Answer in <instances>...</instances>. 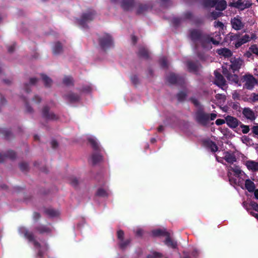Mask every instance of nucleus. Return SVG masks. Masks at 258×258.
I'll return each mask as SVG.
<instances>
[{"label":"nucleus","instance_id":"obj_17","mask_svg":"<svg viewBox=\"0 0 258 258\" xmlns=\"http://www.w3.org/2000/svg\"><path fill=\"white\" fill-rule=\"evenodd\" d=\"M245 165L248 170L252 171H258V162L254 161L248 160L245 163Z\"/></svg>","mask_w":258,"mask_h":258},{"label":"nucleus","instance_id":"obj_49","mask_svg":"<svg viewBox=\"0 0 258 258\" xmlns=\"http://www.w3.org/2000/svg\"><path fill=\"white\" fill-rule=\"evenodd\" d=\"M7 156L11 159H14L16 157V154L13 151H9L8 152Z\"/></svg>","mask_w":258,"mask_h":258},{"label":"nucleus","instance_id":"obj_11","mask_svg":"<svg viewBox=\"0 0 258 258\" xmlns=\"http://www.w3.org/2000/svg\"><path fill=\"white\" fill-rule=\"evenodd\" d=\"M230 62L231 63L230 68L232 70L233 72L238 71L243 63V61L240 58H232Z\"/></svg>","mask_w":258,"mask_h":258},{"label":"nucleus","instance_id":"obj_44","mask_svg":"<svg viewBox=\"0 0 258 258\" xmlns=\"http://www.w3.org/2000/svg\"><path fill=\"white\" fill-rule=\"evenodd\" d=\"M240 127L242 128V132L243 134H247L249 131V126L244 125L243 124H240Z\"/></svg>","mask_w":258,"mask_h":258},{"label":"nucleus","instance_id":"obj_61","mask_svg":"<svg viewBox=\"0 0 258 258\" xmlns=\"http://www.w3.org/2000/svg\"><path fill=\"white\" fill-rule=\"evenodd\" d=\"M51 145L52 148L54 149V148H55L56 147H57L58 143H57V142L56 141L52 140L51 142Z\"/></svg>","mask_w":258,"mask_h":258},{"label":"nucleus","instance_id":"obj_37","mask_svg":"<svg viewBox=\"0 0 258 258\" xmlns=\"http://www.w3.org/2000/svg\"><path fill=\"white\" fill-rule=\"evenodd\" d=\"M164 232H167L165 230L161 229L154 230L152 231V234L155 236L164 235L165 236Z\"/></svg>","mask_w":258,"mask_h":258},{"label":"nucleus","instance_id":"obj_36","mask_svg":"<svg viewBox=\"0 0 258 258\" xmlns=\"http://www.w3.org/2000/svg\"><path fill=\"white\" fill-rule=\"evenodd\" d=\"M187 66L188 67V69L190 72H194L197 70V64L193 62L188 61L187 62Z\"/></svg>","mask_w":258,"mask_h":258},{"label":"nucleus","instance_id":"obj_48","mask_svg":"<svg viewBox=\"0 0 258 258\" xmlns=\"http://www.w3.org/2000/svg\"><path fill=\"white\" fill-rule=\"evenodd\" d=\"M28 167L27 163H22L20 164V168L22 171L27 170Z\"/></svg>","mask_w":258,"mask_h":258},{"label":"nucleus","instance_id":"obj_63","mask_svg":"<svg viewBox=\"0 0 258 258\" xmlns=\"http://www.w3.org/2000/svg\"><path fill=\"white\" fill-rule=\"evenodd\" d=\"M215 26L217 27L222 28L223 27V24L221 22H215Z\"/></svg>","mask_w":258,"mask_h":258},{"label":"nucleus","instance_id":"obj_64","mask_svg":"<svg viewBox=\"0 0 258 258\" xmlns=\"http://www.w3.org/2000/svg\"><path fill=\"white\" fill-rule=\"evenodd\" d=\"M249 140H250V139L247 136H243L242 138V141L243 143H244L249 142Z\"/></svg>","mask_w":258,"mask_h":258},{"label":"nucleus","instance_id":"obj_13","mask_svg":"<svg viewBox=\"0 0 258 258\" xmlns=\"http://www.w3.org/2000/svg\"><path fill=\"white\" fill-rule=\"evenodd\" d=\"M215 76V84L222 88L225 85V80L223 76L217 71L214 72Z\"/></svg>","mask_w":258,"mask_h":258},{"label":"nucleus","instance_id":"obj_38","mask_svg":"<svg viewBox=\"0 0 258 258\" xmlns=\"http://www.w3.org/2000/svg\"><path fill=\"white\" fill-rule=\"evenodd\" d=\"M63 83L67 86H70L73 84V79L70 77H66L63 79Z\"/></svg>","mask_w":258,"mask_h":258},{"label":"nucleus","instance_id":"obj_50","mask_svg":"<svg viewBox=\"0 0 258 258\" xmlns=\"http://www.w3.org/2000/svg\"><path fill=\"white\" fill-rule=\"evenodd\" d=\"M228 37L230 41H233L238 39L239 35L237 34H231L229 35Z\"/></svg>","mask_w":258,"mask_h":258},{"label":"nucleus","instance_id":"obj_18","mask_svg":"<svg viewBox=\"0 0 258 258\" xmlns=\"http://www.w3.org/2000/svg\"><path fill=\"white\" fill-rule=\"evenodd\" d=\"M165 236H166V238L165 240V244L167 245L168 246L171 247L172 248H175L176 247L177 244L176 242L173 241L170 237L169 233L168 232H164Z\"/></svg>","mask_w":258,"mask_h":258},{"label":"nucleus","instance_id":"obj_24","mask_svg":"<svg viewBox=\"0 0 258 258\" xmlns=\"http://www.w3.org/2000/svg\"><path fill=\"white\" fill-rule=\"evenodd\" d=\"M66 98L71 102H75L79 100V96L73 93H70L66 95Z\"/></svg>","mask_w":258,"mask_h":258},{"label":"nucleus","instance_id":"obj_31","mask_svg":"<svg viewBox=\"0 0 258 258\" xmlns=\"http://www.w3.org/2000/svg\"><path fill=\"white\" fill-rule=\"evenodd\" d=\"M219 0H204V5L207 7H214Z\"/></svg>","mask_w":258,"mask_h":258},{"label":"nucleus","instance_id":"obj_10","mask_svg":"<svg viewBox=\"0 0 258 258\" xmlns=\"http://www.w3.org/2000/svg\"><path fill=\"white\" fill-rule=\"evenodd\" d=\"M225 121L228 126L232 128H236L241 124V122L239 121L236 118L230 115L225 117Z\"/></svg>","mask_w":258,"mask_h":258},{"label":"nucleus","instance_id":"obj_6","mask_svg":"<svg viewBox=\"0 0 258 258\" xmlns=\"http://www.w3.org/2000/svg\"><path fill=\"white\" fill-rule=\"evenodd\" d=\"M167 80L171 84H178L182 85L184 83V78L170 73L167 77Z\"/></svg>","mask_w":258,"mask_h":258},{"label":"nucleus","instance_id":"obj_27","mask_svg":"<svg viewBox=\"0 0 258 258\" xmlns=\"http://www.w3.org/2000/svg\"><path fill=\"white\" fill-rule=\"evenodd\" d=\"M53 53L54 55H57L62 52V47L59 42H56L54 44L53 47Z\"/></svg>","mask_w":258,"mask_h":258},{"label":"nucleus","instance_id":"obj_5","mask_svg":"<svg viewBox=\"0 0 258 258\" xmlns=\"http://www.w3.org/2000/svg\"><path fill=\"white\" fill-rule=\"evenodd\" d=\"M99 42L101 47L105 49L110 46L112 43L111 37L108 34H105L99 38Z\"/></svg>","mask_w":258,"mask_h":258},{"label":"nucleus","instance_id":"obj_39","mask_svg":"<svg viewBox=\"0 0 258 258\" xmlns=\"http://www.w3.org/2000/svg\"><path fill=\"white\" fill-rule=\"evenodd\" d=\"M1 133L3 134L4 136L6 137V138L9 139H10L12 136V134L11 132L5 129H2L1 130Z\"/></svg>","mask_w":258,"mask_h":258},{"label":"nucleus","instance_id":"obj_29","mask_svg":"<svg viewBox=\"0 0 258 258\" xmlns=\"http://www.w3.org/2000/svg\"><path fill=\"white\" fill-rule=\"evenodd\" d=\"M139 55L145 58L149 57V52L144 47H140L138 52Z\"/></svg>","mask_w":258,"mask_h":258},{"label":"nucleus","instance_id":"obj_1","mask_svg":"<svg viewBox=\"0 0 258 258\" xmlns=\"http://www.w3.org/2000/svg\"><path fill=\"white\" fill-rule=\"evenodd\" d=\"M199 43L204 48L210 49L212 48L211 43L217 45L219 44L220 41L214 39L208 35L204 34Z\"/></svg>","mask_w":258,"mask_h":258},{"label":"nucleus","instance_id":"obj_54","mask_svg":"<svg viewBox=\"0 0 258 258\" xmlns=\"http://www.w3.org/2000/svg\"><path fill=\"white\" fill-rule=\"evenodd\" d=\"M215 97L218 100H222L223 101L225 100V96L221 94H216Z\"/></svg>","mask_w":258,"mask_h":258},{"label":"nucleus","instance_id":"obj_28","mask_svg":"<svg viewBox=\"0 0 258 258\" xmlns=\"http://www.w3.org/2000/svg\"><path fill=\"white\" fill-rule=\"evenodd\" d=\"M91 159L92 164L95 165L101 161L102 160V157L99 154H93L92 156Z\"/></svg>","mask_w":258,"mask_h":258},{"label":"nucleus","instance_id":"obj_2","mask_svg":"<svg viewBox=\"0 0 258 258\" xmlns=\"http://www.w3.org/2000/svg\"><path fill=\"white\" fill-rule=\"evenodd\" d=\"M196 120L200 124L205 126L209 122V114L199 110L196 113Z\"/></svg>","mask_w":258,"mask_h":258},{"label":"nucleus","instance_id":"obj_7","mask_svg":"<svg viewBox=\"0 0 258 258\" xmlns=\"http://www.w3.org/2000/svg\"><path fill=\"white\" fill-rule=\"evenodd\" d=\"M20 233L24 234L25 237L27 238L30 241L33 242L34 245L36 247H40V245L39 242L34 239L33 234L28 231V230L23 227H20L19 229Z\"/></svg>","mask_w":258,"mask_h":258},{"label":"nucleus","instance_id":"obj_45","mask_svg":"<svg viewBox=\"0 0 258 258\" xmlns=\"http://www.w3.org/2000/svg\"><path fill=\"white\" fill-rule=\"evenodd\" d=\"M160 62L161 65L162 67H163V68L167 67V66H168L167 61V59L166 57H162L160 60Z\"/></svg>","mask_w":258,"mask_h":258},{"label":"nucleus","instance_id":"obj_56","mask_svg":"<svg viewBox=\"0 0 258 258\" xmlns=\"http://www.w3.org/2000/svg\"><path fill=\"white\" fill-rule=\"evenodd\" d=\"M252 132L256 135H258V125L253 126L251 128Z\"/></svg>","mask_w":258,"mask_h":258},{"label":"nucleus","instance_id":"obj_62","mask_svg":"<svg viewBox=\"0 0 258 258\" xmlns=\"http://www.w3.org/2000/svg\"><path fill=\"white\" fill-rule=\"evenodd\" d=\"M252 101L253 102L258 101V94H256L255 93H253L252 94Z\"/></svg>","mask_w":258,"mask_h":258},{"label":"nucleus","instance_id":"obj_20","mask_svg":"<svg viewBox=\"0 0 258 258\" xmlns=\"http://www.w3.org/2000/svg\"><path fill=\"white\" fill-rule=\"evenodd\" d=\"M250 39L249 36L247 34L245 35L241 38L239 39V40L237 42L235 43V46L236 48H238L243 44L245 43L250 41Z\"/></svg>","mask_w":258,"mask_h":258},{"label":"nucleus","instance_id":"obj_52","mask_svg":"<svg viewBox=\"0 0 258 258\" xmlns=\"http://www.w3.org/2000/svg\"><path fill=\"white\" fill-rule=\"evenodd\" d=\"M131 80L133 83L135 85H137L139 83V79L136 76H133L131 77Z\"/></svg>","mask_w":258,"mask_h":258},{"label":"nucleus","instance_id":"obj_25","mask_svg":"<svg viewBox=\"0 0 258 258\" xmlns=\"http://www.w3.org/2000/svg\"><path fill=\"white\" fill-rule=\"evenodd\" d=\"M227 6V3L224 0H219L218 2L216 4V10L222 11L224 10L226 8Z\"/></svg>","mask_w":258,"mask_h":258},{"label":"nucleus","instance_id":"obj_47","mask_svg":"<svg viewBox=\"0 0 258 258\" xmlns=\"http://www.w3.org/2000/svg\"><path fill=\"white\" fill-rule=\"evenodd\" d=\"M249 49L252 53L258 55V48L255 45L251 46V47L249 48Z\"/></svg>","mask_w":258,"mask_h":258},{"label":"nucleus","instance_id":"obj_55","mask_svg":"<svg viewBox=\"0 0 258 258\" xmlns=\"http://www.w3.org/2000/svg\"><path fill=\"white\" fill-rule=\"evenodd\" d=\"M38 81V79L36 78H31L30 79V85H35Z\"/></svg>","mask_w":258,"mask_h":258},{"label":"nucleus","instance_id":"obj_57","mask_svg":"<svg viewBox=\"0 0 258 258\" xmlns=\"http://www.w3.org/2000/svg\"><path fill=\"white\" fill-rule=\"evenodd\" d=\"M226 122V121L224 119H218L216 120V124L218 125H222L224 123H225V122Z\"/></svg>","mask_w":258,"mask_h":258},{"label":"nucleus","instance_id":"obj_60","mask_svg":"<svg viewBox=\"0 0 258 258\" xmlns=\"http://www.w3.org/2000/svg\"><path fill=\"white\" fill-rule=\"evenodd\" d=\"M232 98L235 99H239V95L237 92H234L232 94Z\"/></svg>","mask_w":258,"mask_h":258},{"label":"nucleus","instance_id":"obj_33","mask_svg":"<svg viewBox=\"0 0 258 258\" xmlns=\"http://www.w3.org/2000/svg\"><path fill=\"white\" fill-rule=\"evenodd\" d=\"M229 6L241 9H243L245 8V7H244L243 3L241 2V0H238L235 3H230Z\"/></svg>","mask_w":258,"mask_h":258},{"label":"nucleus","instance_id":"obj_35","mask_svg":"<svg viewBox=\"0 0 258 258\" xmlns=\"http://www.w3.org/2000/svg\"><path fill=\"white\" fill-rule=\"evenodd\" d=\"M88 141L94 150H97L99 148L98 143L95 139L91 137L88 139Z\"/></svg>","mask_w":258,"mask_h":258},{"label":"nucleus","instance_id":"obj_58","mask_svg":"<svg viewBox=\"0 0 258 258\" xmlns=\"http://www.w3.org/2000/svg\"><path fill=\"white\" fill-rule=\"evenodd\" d=\"M33 101L36 103H39L41 101V98L38 96H35Z\"/></svg>","mask_w":258,"mask_h":258},{"label":"nucleus","instance_id":"obj_22","mask_svg":"<svg viewBox=\"0 0 258 258\" xmlns=\"http://www.w3.org/2000/svg\"><path fill=\"white\" fill-rule=\"evenodd\" d=\"M42 80L44 82V86L46 87H50L52 84V80L47 75L42 74L40 75Z\"/></svg>","mask_w":258,"mask_h":258},{"label":"nucleus","instance_id":"obj_23","mask_svg":"<svg viewBox=\"0 0 258 258\" xmlns=\"http://www.w3.org/2000/svg\"><path fill=\"white\" fill-rule=\"evenodd\" d=\"M205 144L207 147L211 149L212 152H215L218 150V148L216 144L211 141H206L205 142Z\"/></svg>","mask_w":258,"mask_h":258},{"label":"nucleus","instance_id":"obj_32","mask_svg":"<svg viewBox=\"0 0 258 258\" xmlns=\"http://www.w3.org/2000/svg\"><path fill=\"white\" fill-rule=\"evenodd\" d=\"M149 8V7L146 5H139L137 10V13L138 14H143L144 13L146 12Z\"/></svg>","mask_w":258,"mask_h":258},{"label":"nucleus","instance_id":"obj_42","mask_svg":"<svg viewBox=\"0 0 258 258\" xmlns=\"http://www.w3.org/2000/svg\"><path fill=\"white\" fill-rule=\"evenodd\" d=\"M97 195L100 197H105L108 196V194L104 189L99 188L97 192Z\"/></svg>","mask_w":258,"mask_h":258},{"label":"nucleus","instance_id":"obj_26","mask_svg":"<svg viewBox=\"0 0 258 258\" xmlns=\"http://www.w3.org/2000/svg\"><path fill=\"white\" fill-rule=\"evenodd\" d=\"M36 230L40 234L49 233L51 231L50 228L44 225H41L37 227L36 228Z\"/></svg>","mask_w":258,"mask_h":258},{"label":"nucleus","instance_id":"obj_43","mask_svg":"<svg viewBox=\"0 0 258 258\" xmlns=\"http://www.w3.org/2000/svg\"><path fill=\"white\" fill-rule=\"evenodd\" d=\"M130 240L128 239L126 240L125 241L123 240V241H120L119 245L121 248L123 249L126 247V246L130 243Z\"/></svg>","mask_w":258,"mask_h":258},{"label":"nucleus","instance_id":"obj_21","mask_svg":"<svg viewBox=\"0 0 258 258\" xmlns=\"http://www.w3.org/2000/svg\"><path fill=\"white\" fill-rule=\"evenodd\" d=\"M245 188L249 192H253L255 189V185L253 182L251 181L250 179H246L245 181Z\"/></svg>","mask_w":258,"mask_h":258},{"label":"nucleus","instance_id":"obj_12","mask_svg":"<svg viewBox=\"0 0 258 258\" xmlns=\"http://www.w3.org/2000/svg\"><path fill=\"white\" fill-rule=\"evenodd\" d=\"M135 6L134 0H121V7L125 11H130Z\"/></svg>","mask_w":258,"mask_h":258},{"label":"nucleus","instance_id":"obj_3","mask_svg":"<svg viewBox=\"0 0 258 258\" xmlns=\"http://www.w3.org/2000/svg\"><path fill=\"white\" fill-rule=\"evenodd\" d=\"M244 86L248 90L253 89L255 84H257V80L251 75H245L243 77Z\"/></svg>","mask_w":258,"mask_h":258},{"label":"nucleus","instance_id":"obj_19","mask_svg":"<svg viewBox=\"0 0 258 258\" xmlns=\"http://www.w3.org/2000/svg\"><path fill=\"white\" fill-rule=\"evenodd\" d=\"M217 52L220 55H222L225 57H230L232 54L231 51L227 48L218 49L217 50Z\"/></svg>","mask_w":258,"mask_h":258},{"label":"nucleus","instance_id":"obj_14","mask_svg":"<svg viewBox=\"0 0 258 258\" xmlns=\"http://www.w3.org/2000/svg\"><path fill=\"white\" fill-rule=\"evenodd\" d=\"M232 28L236 30H239L242 29L244 25L238 18H234L231 21Z\"/></svg>","mask_w":258,"mask_h":258},{"label":"nucleus","instance_id":"obj_34","mask_svg":"<svg viewBox=\"0 0 258 258\" xmlns=\"http://www.w3.org/2000/svg\"><path fill=\"white\" fill-rule=\"evenodd\" d=\"M228 170L234 172L235 175H239L241 173V170H240V167L238 166H230L228 167Z\"/></svg>","mask_w":258,"mask_h":258},{"label":"nucleus","instance_id":"obj_9","mask_svg":"<svg viewBox=\"0 0 258 258\" xmlns=\"http://www.w3.org/2000/svg\"><path fill=\"white\" fill-rule=\"evenodd\" d=\"M204 35V34H203V33L200 30L196 29L190 30V38L195 43H199Z\"/></svg>","mask_w":258,"mask_h":258},{"label":"nucleus","instance_id":"obj_8","mask_svg":"<svg viewBox=\"0 0 258 258\" xmlns=\"http://www.w3.org/2000/svg\"><path fill=\"white\" fill-rule=\"evenodd\" d=\"M42 117L47 120H54L58 119V116L50 111L47 106L43 107L42 111Z\"/></svg>","mask_w":258,"mask_h":258},{"label":"nucleus","instance_id":"obj_41","mask_svg":"<svg viewBox=\"0 0 258 258\" xmlns=\"http://www.w3.org/2000/svg\"><path fill=\"white\" fill-rule=\"evenodd\" d=\"M70 183L72 186L76 187L78 185L79 181L76 177H73L70 178Z\"/></svg>","mask_w":258,"mask_h":258},{"label":"nucleus","instance_id":"obj_30","mask_svg":"<svg viewBox=\"0 0 258 258\" xmlns=\"http://www.w3.org/2000/svg\"><path fill=\"white\" fill-rule=\"evenodd\" d=\"M48 216L52 217H56L59 215V212L52 209H47L44 211Z\"/></svg>","mask_w":258,"mask_h":258},{"label":"nucleus","instance_id":"obj_16","mask_svg":"<svg viewBox=\"0 0 258 258\" xmlns=\"http://www.w3.org/2000/svg\"><path fill=\"white\" fill-rule=\"evenodd\" d=\"M242 114L247 119L250 120H254L255 119L254 112L249 108H244Z\"/></svg>","mask_w":258,"mask_h":258},{"label":"nucleus","instance_id":"obj_40","mask_svg":"<svg viewBox=\"0 0 258 258\" xmlns=\"http://www.w3.org/2000/svg\"><path fill=\"white\" fill-rule=\"evenodd\" d=\"M186 96L187 94L185 92L181 91L177 95V98L178 101H182L185 99Z\"/></svg>","mask_w":258,"mask_h":258},{"label":"nucleus","instance_id":"obj_59","mask_svg":"<svg viewBox=\"0 0 258 258\" xmlns=\"http://www.w3.org/2000/svg\"><path fill=\"white\" fill-rule=\"evenodd\" d=\"M223 73L225 76H226L227 79L230 80V75L228 73V70L226 69H223Z\"/></svg>","mask_w":258,"mask_h":258},{"label":"nucleus","instance_id":"obj_46","mask_svg":"<svg viewBox=\"0 0 258 258\" xmlns=\"http://www.w3.org/2000/svg\"><path fill=\"white\" fill-rule=\"evenodd\" d=\"M117 238L120 241H123L124 237V232L122 230H119L117 231Z\"/></svg>","mask_w":258,"mask_h":258},{"label":"nucleus","instance_id":"obj_51","mask_svg":"<svg viewBox=\"0 0 258 258\" xmlns=\"http://www.w3.org/2000/svg\"><path fill=\"white\" fill-rule=\"evenodd\" d=\"M161 256V254L156 252L153 253L152 255H148L147 258H158Z\"/></svg>","mask_w":258,"mask_h":258},{"label":"nucleus","instance_id":"obj_53","mask_svg":"<svg viewBox=\"0 0 258 258\" xmlns=\"http://www.w3.org/2000/svg\"><path fill=\"white\" fill-rule=\"evenodd\" d=\"M221 14L220 12H213L211 13V15L214 19H216L220 16Z\"/></svg>","mask_w":258,"mask_h":258},{"label":"nucleus","instance_id":"obj_15","mask_svg":"<svg viewBox=\"0 0 258 258\" xmlns=\"http://www.w3.org/2000/svg\"><path fill=\"white\" fill-rule=\"evenodd\" d=\"M224 159L228 163L233 164L236 161V158L233 153L226 152L224 153Z\"/></svg>","mask_w":258,"mask_h":258},{"label":"nucleus","instance_id":"obj_4","mask_svg":"<svg viewBox=\"0 0 258 258\" xmlns=\"http://www.w3.org/2000/svg\"><path fill=\"white\" fill-rule=\"evenodd\" d=\"M95 15V13L93 11L84 13L81 18L78 20L79 24L83 27H85L86 23L92 21L94 19Z\"/></svg>","mask_w":258,"mask_h":258}]
</instances>
